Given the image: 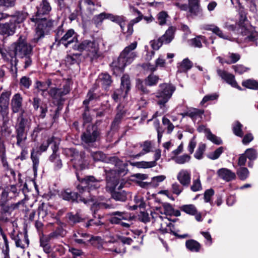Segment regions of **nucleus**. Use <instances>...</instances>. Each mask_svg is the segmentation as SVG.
<instances>
[{"label": "nucleus", "instance_id": "58", "mask_svg": "<svg viewBox=\"0 0 258 258\" xmlns=\"http://www.w3.org/2000/svg\"><path fill=\"white\" fill-rule=\"evenodd\" d=\"M38 153V152H35L33 150L31 152V158L33 161V170L34 171L37 170L38 164H39V159L37 156V154Z\"/></svg>", "mask_w": 258, "mask_h": 258}, {"label": "nucleus", "instance_id": "20", "mask_svg": "<svg viewBox=\"0 0 258 258\" xmlns=\"http://www.w3.org/2000/svg\"><path fill=\"white\" fill-rule=\"evenodd\" d=\"M30 122L27 119L23 117V114L21 113L18 117L17 123L16 125V132L27 133L26 130L30 127Z\"/></svg>", "mask_w": 258, "mask_h": 258}, {"label": "nucleus", "instance_id": "21", "mask_svg": "<svg viewBox=\"0 0 258 258\" xmlns=\"http://www.w3.org/2000/svg\"><path fill=\"white\" fill-rule=\"evenodd\" d=\"M37 12L35 17H43L46 15L51 10V8L47 0H42L39 6L37 8Z\"/></svg>", "mask_w": 258, "mask_h": 258}, {"label": "nucleus", "instance_id": "39", "mask_svg": "<svg viewBox=\"0 0 258 258\" xmlns=\"http://www.w3.org/2000/svg\"><path fill=\"white\" fill-rule=\"evenodd\" d=\"M49 160L54 163L55 170H59L62 167L61 161L56 154H52L49 157Z\"/></svg>", "mask_w": 258, "mask_h": 258}, {"label": "nucleus", "instance_id": "22", "mask_svg": "<svg viewBox=\"0 0 258 258\" xmlns=\"http://www.w3.org/2000/svg\"><path fill=\"white\" fill-rule=\"evenodd\" d=\"M99 133L97 131L91 132L89 129L83 133L81 136L82 140L86 144H90L96 141Z\"/></svg>", "mask_w": 258, "mask_h": 258}, {"label": "nucleus", "instance_id": "7", "mask_svg": "<svg viewBox=\"0 0 258 258\" xmlns=\"http://www.w3.org/2000/svg\"><path fill=\"white\" fill-rule=\"evenodd\" d=\"M115 171L111 170L107 174L106 177V189L111 194L113 199L116 201H124L126 199V194L124 191H116L115 189L119 184L117 177L114 176Z\"/></svg>", "mask_w": 258, "mask_h": 258}, {"label": "nucleus", "instance_id": "32", "mask_svg": "<svg viewBox=\"0 0 258 258\" xmlns=\"http://www.w3.org/2000/svg\"><path fill=\"white\" fill-rule=\"evenodd\" d=\"M186 247L191 252H198L201 248V244L194 239L188 240L185 242Z\"/></svg>", "mask_w": 258, "mask_h": 258}, {"label": "nucleus", "instance_id": "2", "mask_svg": "<svg viewBox=\"0 0 258 258\" xmlns=\"http://www.w3.org/2000/svg\"><path fill=\"white\" fill-rule=\"evenodd\" d=\"M155 213L157 214H164L165 216H159L157 221L160 223V232L163 233H170L178 236L174 231V227L166 216L174 215L176 217L180 216V213L178 210H174L171 205L167 203L164 204L162 206L156 207Z\"/></svg>", "mask_w": 258, "mask_h": 258}, {"label": "nucleus", "instance_id": "33", "mask_svg": "<svg viewBox=\"0 0 258 258\" xmlns=\"http://www.w3.org/2000/svg\"><path fill=\"white\" fill-rule=\"evenodd\" d=\"M130 80L129 76L127 75H124L121 78V89L125 91V95L124 96V98L125 97V96L127 95L128 91H130L131 89L130 86Z\"/></svg>", "mask_w": 258, "mask_h": 258}, {"label": "nucleus", "instance_id": "41", "mask_svg": "<svg viewBox=\"0 0 258 258\" xmlns=\"http://www.w3.org/2000/svg\"><path fill=\"white\" fill-rule=\"evenodd\" d=\"M242 85L243 86L248 89L253 90L258 89V82L254 80L248 79L243 81Z\"/></svg>", "mask_w": 258, "mask_h": 258}, {"label": "nucleus", "instance_id": "42", "mask_svg": "<svg viewBox=\"0 0 258 258\" xmlns=\"http://www.w3.org/2000/svg\"><path fill=\"white\" fill-rule=\"evenodd\" d=\"M181 210L186 214L194 215L197 212V210L194 205H185L181 207Z\"/></svg>", "mask_w": 258, "mask_h": 258}, {"label": "nucleus", "instance_id": "4", "mask_svg": "<svg viewBox=\"0 0 258 258\" xmlns=\"http://www.w3.org/2000/svg\"><path fill=\"white\" fill-rule=\"evenodd\" d=\"M78 179L81 184L78 186V189L82 193L87 200V203L90 201H94V199L91 197L90 190L99 188L101 186V180H96L93 176H87L80 179L77 175Z\"/></svg>", "mask_w": 258, "mask_h": 258}, {"label": "nucleus", "instance_id": "13", "mask_svg": "<svg viewBox=\"0 0 258 258\" xmlns=\"http://www.w3.org/2000/svg\"><path fill=\"white\" fill-rule=\"evenodd\" d=\"M23 97L21 94L18 93L13 95L11 101V108L13 113L21 112L23 114Z\"/></svg>", "mask_w": 258, "mask_h": 258}, {"label": "nucleus", "instance_id": "51", "mask_svg": "<svg viewBox=\"0 0 258 258\" xmlns=\"http://www.w3.org/2000/svg\"><path fill=\"white\" fill-rule=\"evenodd\" d=\"M206 149V145L204 144H199L198 148L194 155L195 157L197 159H201L203 158V155Z\"/></svg>", "mask_w": 258, "mask_h": 258}, {"label": "nucleus", "instance_id": "9", "mask_svg": "<svg viewBox=\"0 0 258 258\" xmlns=\"http://www.w3.org/2000/svg\"><path fill=\"white\" fill-rule=\"evenodd\" d=\"M77 35L73 29H71L64 32L62 27H59L56 33L55 40L67 48L70 44L78 42Z\"/></svg>", "mask_w": 258, "mask_h": 258}, {"label": "nucleus", "instance_id": "31", "mask_svg": "<svg viewBox=\"0 0 258 258\" xmlns=\"http://www.w3.org/2000/svg\"><path fill=\"white\" fill-rule=\"evenodd\" d=\"M192 66V62L187 58L177 64L178 72H186L190 70Z\"/></svg>", "mask_w": 258, "mask_h": 258}, {"label": "nucleus", "instance_id": "34", "mask_svg": "<svg viewBox=\"0 0 258 258\" xmlns=\"http://www.w3.org/2000/svg\"><path fill=\"white\" fill-rule=\"evenodd\" d=\"M131 164L133 166H136L140 168H150L155 167L157 165V163L155 161H140L136 162L134 163H131Z\"/></svg>", "mask_w": 258, "mask_h": 258}, {"label": "nucleus", "instance_id": "50", "mask_svg": "<svg viewBox=\"0 0 258 258\" xmlns=\"http://www.w3.org/2000/svg\"><path fill=\"white\" fill-rule=\"evenodd\" d=\"M110 251L115 252L116 253H124L125 251L124 245L120 242H116L114 245V247L110 249Z\"/></svg>", "mask_w": 258, "mask_h": 258}, {"label": "nucleus", "instance_id": "43", "mask_svg": "<svg viewBox=\"0 0 258 258\" xmlns=\"http://www.w3.org/2000/svg\"><path fill=\"white\" fill-rule=\"evenodd\" d=\"M159 80L158 76L152 74L148 76L145 82L147 85L152 86L156 85Z\"/></svg>", "mask_w": 258, "mask_h": 258}, {"label": "nucleus", "instance_id": "10", "mask_svg": "<svg viewBox=\"0 0 258 258\" xmlns=\"http://www.w3.org/2000/svg\"><path fill=\"white\" fill-rule=\"evenodd\" d=\"M175 90V87L171 84L163 83L159 85V89L156 94L158 99V103L162 106L168 101Z\"/></svg>", "mask_w": 258, "mask_h": 258}, {"label": "nucleus", "instance_id": "12", "mask_svg": "<svg viewBox=\"0 0 258 258\" xmlns=\"http://www.w3.org/2000/svg\"><path fill=\"white\" fill-rule=\"evenodd\" d=\"M70 91V86L68 83L66 81H63L62 88H52L50 90L49 94L52 98L56 99H59L62 96L68 94Z\"/></svg>", "mask_w": 258, "mask_h": 258}, {"label": "nucleus", "instance_id": "47", "mask_svg": "<svg viewBox=\"0 0 258 258\" xmlns=\"http://www.w3.org/2000/svg\"><path fill=\"white\" fill-rule=\"evenodd\" d=\"M238 177L242 180L246 179L249 175V171L245 167H240L237 171Z\"/></svg>", "mask_w": 258, "mask_h": 258}, {"label": "nucleus", "instance_id": "6", "mask_svg": "<svg viewBox=\"0 0 258 258\" xmlns=\"http://www.w3.org/2000/svg\"><path fill=\"white\" fill-rule=\"evenodd\" d=\"M32 48L28 44L24 38L20 37L18 41L16 43L15 46V53L18 57L23 59L25 63L24 68L26 69L29 67L32 63L31 55Z\"/></svg>", "mask_w": 258, "mask_h": 258}, {"label": "nucleus", "instance_id": "48", "mask_svg": "<svg viewBox=\"0 0 258 258\" xmlns=\"http://www.w3.org/2000/svg\"><path fill=\"white\" fill-rule=\"evenodd\" d=\"M136 205L131 207L132 210H136L138 207L144 208L145 204L144 202L143 199L140 196H136L134 199Z\"/></svg>", "mask_w": 258, "mask_h": 258}, {"label": "nucleus", "instance_id": "38", "mask_svg": "<svg viewBox=\"0 0 258 258\" xmlns=\"http://www.w3.org/2000/svg\"><path fill=\"white\" fill-rule=\"evenodd\" d=\"M16 138L17 145L23 148L27 139V133L16 132Z\"/></svg>", "mask_w": 258, "mask_h": 258}, {"label": "nucleus", "instance_id": "49", "mask_svg": "<svg viewBox=\"0 0 258 258\" xmlns=\"http://www.w3.org/2000/svg\"><path fill=\"white\" fill-rule=\"evenodd\" d=\"M228 59L225 61L227 64L234 63L238 61L240 58V55L238 53H229Z\"/></svg>", "mask_w": 258, "mask_h": 258}, {"label": "nucleus", "instance_id": "25", "mask_svg": "<svg viewBox=\"0 0 258 258\" xmlns=\"http://www.w3.org/2000/svg\"><path fill=\"white\" fill-rule=\"evenodd\" d=\"M73 238L75 242L79 244H85L86 241H90L91 240V237L89 234L80 230L74 232Z\"/></svg>", "mask_w": 258, "mask_h": 258}, {"label": "nucleus", "instance_id": "8", "mask_svg": "<svg viewBox=\"0 0 258 258\" xmlns=\"http://www.w3.org/2000/svg\"><path fill=\"white\" fill-rule=\"evenodd\" d=\"M73 49L80 52H86L92 59L98 56L99 45L95 41L84 40L80 42H78L73 45Z\"/></svg>", "mask_w": 258, "mask_h": 258}, {"label": "nucleus", "instance_id": "59", "mask_svg": "<svg viewBox=\"0 0 258 258\" xmlns=\"http://www.w3.org/2000/svg\"><path fill=\"white\" fill-rule=\"evenodd\" d=\"M168 15L165 12H161L158 15V21L160 25H163L166 23V19Z\"/></svg>", "mask_w": 258, "mask_h": 258}, {"label": "nucleus", "instance_id": "15", "mask_svg": "<svg viewBox=\"0 0 258 258\" xmlns=\"http://www.w3.org/2000/svg\"><path fill=\"white\" fill-rule=\"evenodd\" d=\"M217 73L218 76L220 77L223 80L230 84L232 87L236 88L239 90H241L240 87L237 85L235 80L234 76L233 75L221 69H217Z\"/></svg>", "mask_w": 258, "mask_h": 258}, {"label": "nucleus", "instance_id": "53", "mask_svg": "<svg viewBox=\"0 0 258 258\" xmlns=\"http://www.w3.org/2000/svg\"><path fill=\"white\" fill-rule=\"evenodd\" d=\"M32 84L31 79L27 77H22L20 80V85L21 87H23L26 89L29 88L30 86Z\"/></svg>", "mask_w": 258, "mask_h": 258}, {"label": "nucleus", "instance_id": "14", "mask_svg": "<svg viewBox=\"0 0 258 258\" xmlns=\"http://www.w3.org/2000/svg\"><path fill=\"white\" fill-rule=\"evenodd\" d=\"M203 16L200 0H188V16L192 18Z\"/></svg>", "mask_w": 258, "mask_h": 258}, {"label": "nucleus", "instance_id": "27", "mask_svg": "<svg viewBox=\"0 0 258 258\" xmlns=\"http://www.w3.org/2000/svg\"><path fill=\"white\" fill-rule=\"evenodd\" d=\"M136 148H142L141 152H140L137 154L133 155V157L137 158L150 152L152 148L151 143L149 141H145L143 144H138L136 145Z\"/></svg>", "mask_w": 258, "mask_h": 258}, {"label": "nucleus", "instance_id": "29", "mask_svg": "<svg viewBox=\"0 0 258 258\" xmlns=\"http://www.w3.org/2000/svg\"><path fill=\"white\" fill-rule=\"evenodd\" d=\"M175 28L173 27H170L166 30L165 34L160 37L163 44L169 43L174 38Z\"/></svg>", "mask_w": 258, "mask_h": 258}, {"label": "nucleus", "instance_id": "55", "mask_svg": "<svg viewBox=\"0 0 258 258\" xmlns=\"http://www.w3.org/2000/svg\"><path fill=\"white\" fill-rule=\"evenodd\" d=\"M53 137H51L50 138L47 139L46 141L43 142L41 145L40 146L39 150H38L37 152L40 154L41 152L46 151L49 145L51 143V142L53 141Z\"/></svg>", "mask_w": 258, "mask_h": 258}, {"label": "nucleus", "instance_id": "54", "mask_svg": "<svg viewBox=\"0 0 258 258\" xmlns=\"http://www.w3.org/2000/svg\"><path fill=\"white\" fill-rule=\"evenodd\" d=\"M218 94L217 93H212L206 95L201 102V104L203 105L205 103L209 101L217 100L218 98Z\"/></svg>", "mask_w": 258, "mask_h": 258}, {"label": "nucleus", "instance_id": "57", "mask_svg": "<svg viewBox=\"0 0 258 258\" xmlns=\"http://www.w3.org/2000/svg\"><path fill=\"white\" fill-rule=\"evenodd\" d=\"M163 124L167 126V133L170 134L173 130L174 126L170 122L169 119L165 117H163L162 118Z\"/></svg>", "mask_w": 258, "mask_h": 258}, {"label": "nucleus", "instance_id": "60", "mask_svg": "<svg viewBox=\"0 0 258 258\" xmlns=\"http://www.w3.org/2000/svg\"><path fill=\"white\" fill-rule=\"evenodd\" d=\"M165 179H166V176L163 175L153 177L152 178V181H151L152 184L153 186H157L158 185V183L159 182H162Z\"/></svg>", "mask_w": 258, "mask_h": 258}, {"label": "nucleus", "instance_id": "63", "mask_svg": "<svg viewBox=\"0 0 258 258\" xmlns=\"http://www.w3.org/2000/svg\"><path fill=\"white\" fill-rule=\"evenodd\" d=\"M139 219L141 221L145 223L150 222V218L148 213L144 211L141 212L140 213V214L139 215Z\"/></svg>", "mask_w": 258, "mask_h": 258}, {"label": "nucleus", "instance_id": "62", "mask_svg": "<svg viewBox=\"0 0 258 258\" xmlns=\"http://www.w3.org/2000/svg\"><path fill=\"white\" fill-rule=\"evenodd\" d=\"M232 68L235 72L239 74H243V73L246 72L249 70L248 68H246L243 65L241 64L233 66Z\"/></svg>", "mask_w": 258, "mask_h": 258}, {"label": "nucleus", "instance_id": "46", "mask_svg": "<svg viewBox=\"0 0 258 258\" xmlns=\"http://www.w3.org/2000/svg\"><path fill=\"white\" fill-rule=\"evenodd\" d=\"M242 124L238 121L234 122L233 124V133L237 136L242 137L243 133L241 130Z\"/></svg>", "mask_w": 258, "mask_h": 258}, {"label": "nucleus", "instance_id": "5", "mask_svg": "<svg viewBox=\"0 0 258 258\" xmlns=\"http://www.w3.org/2000/svg\"><path fill=\"white\" fill-rule=\"evenodd\" d=\"M32 21L35 22L37 24L36 33L33 41L37 42L40 39L44 37L53 28L55 22L51 19H47L45 17H33Z\"/></svg>", "mask_w": 258, "mask_h": 258}, {"label": "nucleus", "instance_id": "28", "mask_svg": "<svg viewBox=\"0 0 258 258\" xmlns=\"http://www.w3.org/2000/svg\"><path fill=\"white\" fill-rule=\"evenodd\" d=\"M51 84L50 80H48L45 82L37 81L35 83V88L42 96L47 93V90Z\"/></svg>", "mask_w": 258, "mask_h": 258}, {"label": "nucleus", "instance_id": "16", "mask_svg": "<svg viewBox=\"0 0 258 258\" xmlns=\"http://www.w3.org/2000/svg\"><path fill=\"white\" fill-rule=\"evenodd\" d=\"M10 96L8 91L3 92L0 96V113L4 117L8 113Z\"/></svg>", "mask_w": 258, "mask_h": 258}, {"label": "nucleus", "instance_id": "35", "mask_svg": "<svg viewBox=\"0 0 258 258\" xmlns=\"http://www.w3.org/2000/svg\"><path fill=\"white\" fill-rule=\"evenodd\" d=\"M98 81L105 88L108 87L112 82L110 76L105 73H102L99 76Z\"/></svg>", "mask_w": 258, "mask_h": 258}, {"label": "nucleus", "instance_id": "19", "mask_svg": "<svg viewBox=\"0 0 258 258\" xmlns=\"http://www.w3.org/2000/svg\"><path fill=\"white\" fill-rule=\"evenodd\" d=\"M177 179L183 186H188L191 179L190 171L186 169H181L177 175Z\"/></svg>", "mask_w": 258, "mask_h": 258}, {"label": "nucleus", "instance_id": "11", "mask_svg": "<svg viewBox=\"0 0 258 258\" xmlns=\"http://www.w3.org/2000/svg\"><path fill=\"white\" fill-rule=\"evenodd\" d=\"M100 6L97 0H79L80 10L88 14H92L96 9Z\"/></svg>", "mask_w": 258, "mask_h": 258}, {"label": "nucleus", "instance_id": "24", "mask_svg": "<svg viewBox=\"0 0 258 258\" xmlns=\"http://www.w3.org/2000/svg\"><path fill=\"white\" fill-rule=\"evenodd\" d=\"M204 110L197 108H190L185 112V115L189 117L194 122H199L202 118Z\"/></svg>", "mask_w": 258, "mask_h": 258}, {"label": "nucleus", "instance_id": "56", "mask_svg": "<svg viewBox=\"0 0 258 258\" xmlns=\"http://www.w3.org/2000/svg\"><path fill=\"white\" fill-rule=\"evenodd\" d=\"M0 157L4 166L7 165L6 159V147L4 143L0 142Z\"/></svg>", "mask_w": 258, "mask_h": 258}, {"label": "nucleus", "instance_id": "30", "mask_svg": "<svg viewBox=\"0 0 258 258\" xmlns=\"http://www.w3.org/2000/svg\"><path fill=\"white\" fill-rule=\"evenodd\" d=\"M9 17H11L10 23L16 26V24L21 23L24 21L26 18L27 14L25 13L17 12L14 15L9 16Z\"/></svg>", "mask_w": 258, "mask_h": 258}, {"label": "nucleus", "instance_id": "3", "mask_svg": "<svg viewBox=\"0 0 258 258\" xmlns=\"http://www.w3.org/2000/svg\"><path fill=\"white\" fill-rule=\"evenodd\" d=\"M137 46V42L135 41L124 48L117 60L112 63L113 74L117 76L122 73L125 67L134 61L137 57V53L134 51Z\"/></svg>", "mask_w": 258, "mask_h": 258}, {"label": "nucleus", "instance_id": "45", "mask_svg": "<svg viewBox=\"0 0 258 258\" xmlns=\"http://www.w3.org/2000/svg\"><path fill=\"white\" fill-rule=\"evenodd\" d=\"M223 151L224 148L223 147H220L214 152L209 153L207 155V157L211 160H216L220 157Z\"/></svg>", "mask_w": 258, "mask_h": 258}, {"label": "nucleus", "instance_id": "40", "mask_svg": "<svg viewBox=\"0 0 258 258\" xmlns=\"http://www.w3.org/2000/svg\"><path fill=\"white\" fill-rule=\"evenodd\" d=\"M206 41V37L199 35L190 40L191 45L194 47L200 48L202 46V42Z\"/></svg>", "mask_w": 258, "mask_h": 258}, {"label": "nucleus", "instance_id": "61", "mask_svg": "<svg viewBox=\"0 0 258 258\" xmlns=\"http://www.w3.org/2000/svg\"><path fill=\"white\" fill-rule=\"evenodd\" d=\"M190 188L193 191H198L202 189V185L199 177L198 179L193 181L192 184Z\"/></svg>", "mask_w": 258, "mask_h": 258}, {"label": "nucleus", "instance_id": "17", "mask_svg": "<svg viewBox=\"0 0 258 258\" xmlns=\"http://www.w3.org/2000/svg\"><path fill=\"white\" fill-rule=\"evenodd\" d=\"M61 197L63 200L66 201L71 202L76 201L77 202H83L85 204L87 203V200H86L83 195L81 196L77 193L72 192L69 189L61 192Z\"/></svg>", "mask_w": 258, "mask_h": 258}, {"label": "nucleus", "instance_id": "36", "mask_svg": "<svg viewBox=\"0 0 258 258\" xmlns=\"http://www.w3.org/2000/svg\"><path fill=\"white\" fill-rule=\"evenodd\" d=\"M171 159L177 164H183L190 161V156L187 154H183L178 156H172Z\"/></svg>", "mask_w": 258, "mask_h": 258}, {"label": "nucleus", "instance_id": "44", "mask_svg": "<svg viewBox=\"0 0 258 258\" xmlns=\"http://www.w3.org/2000/svg\"><path fill=\"white\" fill-rule=\"evenodd\" d=\"M244 154L250 161H253L257 157V152L256 150L252 148L246 149Z\"/></svg>", "mask_w": 258, "mask_h": 258}, {"label": "nucleus", "instance_id": "64", "mask_svg": "<svg viewBox=\"0 0 258 258\" xmlns=\"http://www.w3.org/2000/svg\"><path fill=\"white\" fill-rule=\"evenodd\" d=\"M182 190V187L178 183L175 182L172 184V190L173 194L179 195Z\"/></svg>", "mask_w": 258, "mask_h": 258}, {"label": "nucleus", "instance_id": "18", "mask_svg": "<svg viewBox=\"0 0 258 258\" xmlns=\"http://www.w3.org/2000/svg\"><path fill=\"white\" fill-rule=\"evenodd\" d=\"M113 215H114L110 219V222L113 224H119L124 227H128L130 224L128 223L121 221L122 220H127L130 219V216L127 213L123 212H116Z\"/></svg>", "mask_w": 258, "mask_h": 258}, {"label": "nucleus", "instance_id": "26", "mask_svg": "<svg viewBox=\"0 0 258 258\" xmlns=\"http://www.w3.org/2000/svg\"><path fill=\"white\" fill-rule=\"evenodd\" d=\"M16 26L13 24L10 23L0 24V34L10 36L14 34Z\"/></svg>", "mask_w": 258, "mask_h": 258}, {"label": "nucleus", "instance_id": "23", "mask_svg": "<svg viewBox=\"0 0 258 258\" xmlns=\"http://www.w3.org/2000/svg\"><path fill=\"white\" fill-rule=\"evenodd\" d=\"M217 174L219 178L227 182L231 181L236 178L235 173L225 168L219 169L217 171Z\"/></svg>", "mask_w": 258, "mask_h": 258}, {"label": "nucleus", "instance_id": "52", "mask_svg": "<svg viewBox=\"0 0 258 258\" xmlns=\"http://www.w3.org/2000/svg\"><path fill=\"white\" fill-rule=\"evenodd\" d=\"M206 137L209 140L216 145H220L222 143L221 139L213 134L211 131L208 132Z\"/></svg>", "mask_w": 258, "mask_h": 258}, {"label": "nucleus", "instance_id": "37", "mask_svg": "<svg viewBox=\"0 0 258 258\" xmlns=\"http://www.w3.org/2000/svg\"><path fill=\"white\" fill-rule=\"evenodd\" d=\"M135 5H137L136 3H129V7L131 11L138 14V16L137 18L140 16L142 18L141 20L143 18L147 23H150L154 20L153 17L151 16L143 17L142 14L134 7Z\"/></svg>", "mask_w": 258, "mask_h": 258}, {"label": "nucleus", "instance_id": "1", "mask_svg": "<svg viewBox=\"0 0 258 258\" xmlns=\"http://www.w3.org/2000/svg\"><path fill=\"white\" fill-rule=\"evenodd\" d=\"M141 17H139L133 19L127 24H125V19L122 16H115L107 13H101L100 14L95 15L92 19L93 23L96 27L102 25L105 19H109L112 22L118 24L121 28L122 32L126 35V36H130L133 33V25L141 20Z\"/></svg>", "mask_w": 258, "mask_h": 258}]
</instances>
